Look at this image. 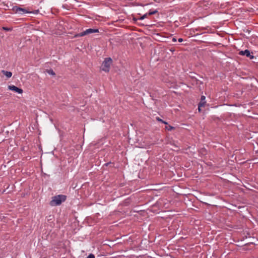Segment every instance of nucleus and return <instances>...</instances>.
Segmentation results:
<instances>
[{"instance_id": "0eeeda50", "label": "nucleus", "mask_w": 258, "mask_h": 258, "mask_svg": "<svg viewBox=\"0 0 258 258\" xmlns=\"http://www.w3.org/2000/svg\"><path fill=\"white\" fill-rule=\"evenodd\" d=\"M205 97L204 96H202L201 100L198 105V109H199V111H201V107L204 106L205 105L206 102L205 101Z\"/></svg>"}, {"instance_id": "6e6552de", "label": "nucleus", "mask_w": 258, "mask_h": 258, "mask_svg": "<svg viewBox=\"0 0 258 258\" xmlns=\"http://www.w3.org/2000/svg\"><path fill=\"white\" fill-rule=\"evenodd\" d=\"M2 72L4 75H5L8 78L11 77L12 76V73L11 72L3 70Z\"/></svg>"}, {"instance_id": "39448f33", "label": "nucleus", "mask_w": 258, "mask_h": 258, "mask_svg": "<svg viewBox=\"0 0 258 258\" xmlns=\"http://www.w3.org/2000/svg\"><path fill=\"white\" fill-rule=\"evenodd\" d=\"M238 54L240 55H245L246 57H249L250 59H252L254 57L252 55H251L250 51L248 49H245L244 51H240L239 52Z\"/></svg>"}, {"instance_id": "6ab92c4d", "label": "nucleus", "mask_w": 258, "mask_h": 258, "mask_svg": "<svg viewBox=\"0 0 258 258\" xmlns=\"http://www.w3.org/2000/svg\"><path fill=\"white\" fill-rule=\"evenodd\" d=\"M109 164H111V162L107 163L105 164V165L108 166Z\"/></svg>"}, {"instance_id": "f8f14e48", "label": "nucleus", "mask_w": 258, "mask_h": 258, "mask_svg": "<svg viewBox=\"0 0 258 258\" xmlns=\"http://www.w3.org/2000/svg\"><path fill=\"white\" fill-rule=\"evenodd\" d=\"M148 16V14L146 13L145 14H144L143 16L137 19L136 20H143L145 18H147V16Z\"/></svg>"}, {"instance_id": "f257e3e1", "label": "nucleus", "mask_w": 258, "mask_h": 258, "mask_svg": "<svg viewBox=\"0 0 258 258\" xmlns=\"http://www.w3.org/2000/svg\"><path fill=\"white\" fill-rule=\"evenodd\" d=\"M66 199L67 196L65 195H57L52 198V200L50 201V204L52 206L59 205L62 202H64Z\"/></svg>"}, {"instance_id": "423d86ee", "label": "nucleus", "mask_w": 258, "mask_h": 258, "mask_svg": "<svg viewBox=\"0 0 258 258\" xmlns=\"http://www.w3.org/2000/svg\"><path fill=\"white\" fill-rule=\"evenodd\" d=\"M8 88L9 90L13 91L19 94L23 93V90L22 89L19 88L14 85H9L8 86Z\"/></svg>"}, {"instance_id": "20e7f679", "label": "nucleus", "mask_w": 258, "mask_h": 258, "mask_svg": "<svg viewBox=\"0 0 258 258\" xmlns=\"http://www.w3.org/2000/svg\"><path fill=\"white\" fill-rule=\"evenodd\" d=\"M98 32H99V30L98 29L89 28L83 31V32H81L79 34L76 35L75 37H82L89 34Z\"/></svg>"}, {"instance_id": "4468645a", "label": "nucleus", "mask_w": 258, "mask_h": 258, "mask_svg": "<svg viewBox=\"0 0 258 258\" xmlns=\"http://www.w3.org/2000/svg\"><path fill=\"white\" fill-rule=\"evenodd\" d=\"M87 258H95V255L92 254V253H90L87 257Z\"/></svg>"}, {"instance_id": "2eb2a0df", "label": "nucleus", "mask_w": 258, "mask_h": 258, "mask_svg": "<svg viewBox=\"0 0 258 258\" xmlns=\"http://www.w3.org/2000/svg\"><path fill=\"white\" fill-rule=\"evenodd\" d=\"M156 120L160 122H162L163 121V120L159 118V117H156Z\"/></svg>"}, {"instance_id": "ddd939ff", "label": "nucleus", "mask_w": 258, "mask_h": 258, "mask_svg": "<svg viewBox=\"0 0 258 258\" xmlns=\"http://www.w3.org/2000/svg\"><path fill=\"white\" fill-rule=\"evenodd\" d=\"M3 29L7 31H11L12 30L11 28L5 27H3Z\"/></svg>"}, {"instance_id": "9d476101", "label": "nucleus", "mask_w": 258, "mask_h": 258, "mask_svg": "<svg viewBox=\"0 0 258 258\" xmlns=\"http://www.w3.org/2000/svg\"><path fill=\"white\" fill-rule=\"evenodd\" d=\"M165 128L168 131H171L174 130L175 128L174 127L168 124L165 126Z\"/></svg>"}, {"instance_id": "aec40b11", "label": "nucleus", "mask_w": 258, "mask_h": 258, "mask_svg": "<svg viewBox=\"0 0 258 258\" xmlns=\"http://www.w3.org/2000/svg\"><path fill=\"white\" fill-rule=\"evenodd\" d=\"M62 7H63V8H66V7H65V6H64V5H63V6H62Z\"/></svg>"}, {"instance_id": "a211bd4d", "label": "nucleus", "mask_w": 258, "mask_h": 258, "mask_svg": "<svg viewBox=\"0 0 258 258\" xmlns=\"http://www.w3.org/2000/svg\"><path fill=\"white\" fill-rule=\"evenodd\" d=\"M162 123H164L165 124L168 125V123L166 121H165L163 120Z\"/></svg>"}, {"instance_id": "f3484780", "label": "nucleus", "mask_w": 258, "mask_h": 258, "mask_svg": "<svg viewBox=\"0 0 258 258\" xmlns=\"http://www.w3.org/2000/svg\"><path fill=\"white\" fill-rule=\"evenodd\" d=\"M178 42H182V41H183V39H182V38H179V39H178Z\"/></svg>"}, {"instance_id": "dca6fc26", "label": "nucleus", "mask_w": 258, "mask_h": 258, "mask_svg": "<svg viewBox=\"0 0 258 258\" xmlns=\"http://www.w3.org/2000/svg\"><path fill=\"white\" fill-rule=\"evenodd\" d=\"M172 42H176V39L175 37H173V38H172Z\"/></svg>"}, {"instance_id": "7ed1b4c3", "label": "nucleus", "mask_w": 258, "mask_h": 258, "mask_svg": "<svg viewBox=\"0 0 258 258\" xmlns=\"http://www.w3.org/2000/svg\"><path fill=\"white\" fill-rule=\"evenodd\" d=\"M111 63L112 59L110 57L105 58L101 66V70L105 72H108Z\"/></svg>"}, {"instance_id": "9b49d317", "label": "nucleus", "mask_w": 258, "mask_h": 258, "mask_svg": "<svg viewBox=\"0 0 258 258\" xmlns=\"http://www.w3.org/2000/svg\"><path fill=\"white\" fill-rule=\"evenodd\" d=\"M46 71L50 75H53V76L55 75V73L54 72V71L52 69L47 70Z\"/></svg>"}, {"instance_id": "1a4fd4ad", "label": "nucleus", "mask_w": 258, "mask_h": 258, "mask_svg": "<svg viewBox=\"0 0 258 258\" xmlns=\"http://www.w3.org/2000/svg\"><path fill=\"white\" fill-rule=\"evenodd\" d=\"M158 13V11L157 10H150L148 13H147L148 16H151V15H154V14H156V13Z\"/></svg>"}, {"instance_id": "f03ea898", "label": "nucleus", "mask_w": 258, "mask_h": 258, "mask_svg": "<svg viewBox=\"0 0 258 258\" xmlns=\"http://www.w3.org/2000/svg\"><path fill=\"white\" fill-rule=\"evenodd\" d=\"M13 11L15 13H18L20 14H30L32 13V12L29 11V9H26L25 8H22L18 6H14L12 9ZM38 12V10L35 11V12H33V13L37 14Z\"/></svg>"}]
</instances>
